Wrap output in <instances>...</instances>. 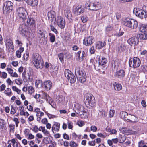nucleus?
Segmentation results:
<instances>
[{"mask_svg": "<svg viewBox=\"0 0 147 147\" xmlns=\"http://www.w3.org/2000/svg\"><path fill=\"white\" fill-rule=\"evenodd\" d=\"M88 9L92 11H97L101 9V3L97 1L91 2L86 4Z\"/></svg>", "mask_w": 147, "mask_h": 147, "instance_id": "nucleus-5", "label": "nucleus"}, {"mask_svg": "<svg viewBox=\"0 0 147 147\" xmlns=\"http://www.w3.org/2000/svg\"><path fill=\"white\" fill-rule=\"evenodd\" d=\"M76 55L79 60L80 61H82L86 56V54L84 51H79L77 53Z\"/></svg>", "mask_w": 147, "mask_h": 147, "instance_id": "nucleus-21", "label": "nucleus"}, {"mask_svg": "<svg viewBox=\"0 0 147 147\" xmlns=\"http://www.w3.org/2000/svg\"><path fill=\"white\" fill-rule=\"evenodd\" d=\"M94 41V38L92 36L85 38L83 40V43L86 46L91 45Z\"/></svg>", "mask_w": 147, "mask_h": 147, "instance_id": "nucleus-17", "label": "nucleus"}, {"mask_svg": "<svg viewBox=\"0 0 147 147\" xmlns=\"http://www.w3.org/2000/svg\"><path fill=\"white\" fill-rule=\"evenodd\" d=\"M130 116L129 119V121L131 122H136L137 121V118L133 115H130Z\"/></svg>", "mask_w": 147, "mask_h": 147, "instance_id": "nucleus-38", "label": "nucleus"}, {"mask_svg": "<svg viewBox=\"0 0 147 147\" xmlns=\"http://www.w3.org/2000/svg\"><path fill=\"white\" fill-rule=\"evenodd\" d=\"M13 8V3L9 1H6L3 8L4 13L8 14L11 11Z\"/></svg>", "mask_w": 147, "mask_h": 147, "instance_id": "nucleus-8", "label": "nucleus"}, {"mask_svg": "<svg viewBox=\"0 0 147 147\" xmlns=\"http://www.w3.org/2000/svg\"><path fill=\"white\" fill-rule=\"evenodd\" d=\"M146 143L143 140H142L139 142H138V147H142L144 145V144H145Z\"/></svg>", "mask_w": 147, "mask_h": 147, "instance_id": "nucleus-55", "label": "nucleus"}, {"mask_svg": "<svg viewBox=\"0 0 147 147\" xmlns=\"http://www.w3.org/2000/svg\"><path fill=\"white\" fill-rule=\"evenodd\" d=\"M141 64V61L139 58L134 57L133 58L130 59L129 64L131 67L136 68L139 67Z\"/></svg>", "mask_w": 147, "mask_h": 147, "instance_id": "nucleus-7", "label": "nucleus"}, {"mask_svg": "<svg viewBox=\"0 0 147 147\" xmlns=\"http://www.w3.org/2000/svg\"><path fill=\"white\" fill-rule=\"evenodd\" d=\"M140 30L141 32H145L146 34H147V25L146 26H144L141 27Z\"/></svg>", "mask_w": 147, "mask_h": 147, "instance_id": "nucleus-44", "label": "nucleus"}, {"mask_svg": "<svg viewBox=\"0 0 147 147\" xmlns=\"http://www.w3.org/2000/svg\"><path fill=\"white\" fill-rule=\"evenodd\" d=\"M5 93L7 96H11L12 93L11 89L9 88H7L4 91Z\"/></svg>", "mask_w": 147, "mask_h": 147, "instance_id": "nucleus-37", "label": "nucleus"}, {"mask_svg": "<svg viewBox=\"0 0 147 147\" xmlns=\"http://www.w3.org/2000/svg\"><path fill=\"white\" fill-rule=\"evenodd\" d=\"M10 130L11 132H13L15 128V125L13 124H10L9 125Z\"/></svg>", "mask_w": 147, "mask_h": 147, "instance_id": "nucleus-59", "label": "nucleus"}, {"mask_svg": "<svg viewBox=\"0 0 147 147\" xmlns=\"http://www.w3.org/2000/svg\"><path fill=\"white\" fill-rule=\"evenodd\" d=\"M128 115L127 113L124 111H122L120 113L121 118L125 120L126 119V117H127Z\"/></svg>", "mask_w": 147, "mask_h": 147, "instance_id": "nucleus-34", "label": "nucleus"}, {"mask_svg": "<svg viewBox=\"0 0 147 147\" xmlns=\"http://www.w3.org/2000/svg\"><path fill=\"white\" fill-rule=\"evenodd\" d=\"M97 127L94 125H92L90 127L91 130L93 132H96L97 130Z\"/></svg>", "mask_w": 147, "mask_h": 147, "instance_id": "nucleus-58", "label": "nucleus"}, {"mask_svg": "<svg viewBox=\"0 0 147 147\" xmlns=\"http://www.w3.org/2000/svg\"><path fill=\"white\" fill-rule=\"evenodd\" d=\"M94 97L91 94H87L84 97V101L86 105L92 106L94 105Z\"/></svg>", "mask_w": 147, "mask_h": 147, "instance_id": "nucleus-6", "label": "nucleus"}, {"mask_svg": "<svg viewBox=\"0 0 147 147\" xmlns=\"http://www.w3.org/2000/svg\"><path fill=\"white\" fill-rule=\"evenodd\" d=\"M124 33L123 31H120L119 32H117L115 34V35L117 37H120L122 36Z\"/></svg>", "mask_w": 147, "mask_h": 147, "instance_id": "nucleus-54", "label": "nucleus"}, {"mask_svg": "<svg viewBox=\"0 0 147 147\" xmlns=\"http://www.w3.org/2000/svg\"><path fill=\"white\" fill-rule=\"evenodd\" d=\"M77 124L80 127H82L84 125V122L82 121H78L77 122Z\"/></svg>", "mask_w": 147, "mask_h": 147, "instance_id": "nucleus-61", "label": "nucleus"}, {"mask_svg": "<svg viewBox=\"0 0 147 147\" xmlns=\"http://www.w3.org/2000/svg\"><path fill=\"white\" fill-rule=\"evenodd\" d=\"M107 61V59L105 58L102 57L101 59L99 61V64L100 65H103L106 63Z\"/></svg>", "mask_w": 147, "mask_h": 147, "instance_id": "nucleus-35", "label": "nucleus"}, {"mask_svg": "<svg viewBox=\"0 0 147 147\" xmlns=\"http://www.w3.org/2000/svg\"><path fill=\"white\" fill-rule=\"evenodd\" d=\"M24 48L21 47L19 50H17L16 52V55L18 58H20L21 57V54L24 50Z\"/></svg>", "mask_w": 147, "mask_h": 147, "instance_id": "nucleus-33", "label": "nucleus"}, {"mask_svg": "<svg viewBox=\"0 0 147 147\" xmlns=\"http://www.w3.org/2000/svg\"><path fill=\"white\" fill-rule=\"evenodd\" d=\"M43 141L46 144H48L52 142V140H51V138H44Z\"/></svg>", "mask_w": 147, "mask_h": 147, "instance_id": "nucleus-50", "label": "nucleus"}, {"mask_svg": "<svg viewBox=\"0 0 147 147\" xmlns=\"http://www.w3.org/2000/svg\"><path fill=\"white\" fill-rule=\"evenodd\" d=\"M6 69L10 76L13 72V70L11 68L7 67L6 68Z\"/></svg>", "mask_w": 147, "mask_h": 147, "instance_id": "nucleus-56", "label": "nucleus"}, {"mask_svg": "<svg viewBox=\"0 0 147 147\" xmlns=\"http://www.w3.org/2000/svg\"><path fill=\"white\" fill-rule=\"evenodd\" d=\"M144 7H146V5L143 6L142 9L139 8H134L133 10V12L135 13L136 15L141 18H146L147 17V12L144 10Z\"/></svg>", "mask_w": 147, "mask_h": 147, "instance_id": "nucleus-4", "label": "nucleus"}, {"mask_svg": "<svg viewBox=\"0 0 147 147\" xmlns=\"http://www.w3.org/2000/svg\"><path fill=\"white\" fill-rule=\"evenodd\" d=\"M42 94L43 98L46 100L52 107H54L55 105V103L52 98L46 93H43Z\"/></svg>", "mask_w": 147, "mask_h": 147, "instance_id": "nucleus-12", "label": "nucleus"}, {"mask_svg": "<svg viewBox=\"0 0 147 147\" xmlns=\"http://www.w3.org/2000/svg\"><path fill=\"white\" fill-rule=\"evenodd\" d=\"M27 90L29 93L31 94L34 91V89L33 87L32 86H30L28 87Z\"/></svg>", "mask_w": 147, "mask_h": 147, "instance_id": "nucleus-49", "label": "nucleus"}, {"mask_svg": "<svg viewBox=\"0 0 147 147\" xmlns=\"http://www.w3.org/2000/svg\"><path fill=\"white\" fill-rule=\"evenodd\" d=\"M11 141L13 143V147H20V146H18V144L16 142L14 139H12Z\"/></svg>", "mask_w": 147, "mask_h": 147, "instance_id": "nucleus-45", "label": "nucleus"}, {"mask_svg": "<svg viewBox=\"0 0 147 147\" xmlns=\"http://www.w3.org/2000/svg\"><path fill=\"white\" fill-rule=\"evenodd\" d=\"M49 35L50 36V40L51 42H54L55 39V36L53 34L51 33H49Z\"/></svg>", "mask_w": 147, "mask_h": 147, "instance_id": "nucleus-43", "label": "nucleus"}, {"mask_svg": "<svg viewBox=\"0 0 147 147\" xmlns=\"http://www.w3.org/2000/svg\"><path fill=\"white\" fill-rule=\"evenodd\" d=\"M39 42L42 44L45 45L46 44L47 41V36L45 37V33H46L45 32H41L40 30H39Z\"/></svg>", "mask_w": 147, "mask_h": 147, "instance_id": "nucleus-15", "label": "nucleus"}, {"mask_svg": "<svg viewBox=\"0 0 147 147\" xmlns=\"http://www.w3.org/2000/svg\"><path fill=\"white\" fill-rule=\"evenodd\" d=\"M20 33L23 36L27 35L28 33V28L25 24H22L19 28Z\"/></svg>", "mask_w": 147, "mask_h": 147, "instance_id": "nucleus-14", "label": "nucleus"}, {"mask_svg": "<svg viewBox=\"0 0 147 147\" xmlns=\"http://www.w3.org/2000/svg\"><path fill=\"white\" fill-rule=\"evenodd\" d=\"M12 89L14 91L16 92L18 94H20L21 90L16 86H13L12 87Z\"/></svg>", "mask_w": 147, "mask_h": 147, "instance_id": "nucleus-46", "label": "nucleus"}, {"mask_svg": "<svg viewBox=\"0 0 147 147\" xmlns=\"http://www.w3.org/2000/svg\"><path fill=\"white\" fill-rule=\"evenodd\" d=\"M60 124L58 122H55L53 125L52 127V131L53 133L55 132H58L60 128Z\"/></svg>", "mask_w": 147, "mask_h": 147, "instance_id": "nucleus-22", "label": "nucleus"}, {"mask_svg": "<svg viewBox=\"0 0 147 147\" xmlns=\"http://www.w3.org/2000/svg\"><path fill=\"white\" fill-rule=\"evenodd\" d=\"M118 50L119 51H123L126 49V47L124 44H121L118 47Z\"/></svg>", "mask_w": 147, "mask_h": 147, "instance_id": "nucleus-41", "label": "nucleus"}, {"mask_svg": "<svg viewBox=\"0 0 147 147\" xmlns=\"http://www.w3.org/2000/svg\"><path fill=\"white\" fill-rule=\"evenodd\" d=\"M84 9L82 8L81 6H77L75 9L74 13L76 15H78L84 12Z\"/></svg>", "mask_w": 147, "mask_h": 147, "instance_id": "nucleus-23", "label": "nucleus"}, {"mask_svg": "<svg viewBox=\"0 0 147 147\" xmlns=\"http://www.w3.org/2000/svg\"><path fill=\"white\" fill-rule=\"evenodd\" d=\"M32 61L36 68L42 69L43 67L44 62L41 56L39 54L35 53L33 54Z\"/></svg>", "mask_w": 147, "mask_h": 147, "instance_id": "nucleus-2", "label": "nucleus"}, {"mask_svg": "<svg viewBox=\"0 0 147 147\" xmlns=\"http://www.w3.org/2000/svg\"><path fill=\"white\" fill-rule=\"evenodd\" d=\"M106 131L110 133L111 134H115L117 133V131L115 129H111L109 128H106Z\"/></svg>", "mask_w": 147, "mask_h": 147, "instance_id": "nucleus-40", "label": "nucleus"}, {"mask_svg": "<svg viewBox=\"0 0 147 147\" xmlns=\"http://www.w3.org/2000/svg\"><path fill=\"white\" fill-rule=\"evenodd\" d=\"M133 19L129 18H123V23L125 26L129 28Z\"/></svg>", "mask_w": 147, "mask_h": 147, "instance_id": "nucleus-19", "label": "nucleus"}, {"mask_svg": "<svg viewBox=\"0 0 147 147\" xmlns=\"http://www.w3.org/2000/svg\"><path fill=\"white\" fill-rule=\"evenodd\" d=\"M6 47L8 52H13L14 49V46L13 45V42L10 38H7L5 42Z\"/></svg>", "mask_w": 147, "mask_h": 147, "instance_id": "nucleus-10", "label": "nucleus"}, {"mask_svg": "<svg viewBox=\"0 0 147 147\" xmlns=\"http://www.w3.org/2000/svg\"><path fill=\"white\" fill-rule=\"evenodd\" d=\"M136 131H132L131 129H129L127 133H126V134H136Z\"/></svg>", "mask_w": 147, "mask_h": 147, "instance_id": "nucleus-57", "label": "nucleus"}, {"mask_svg": "<svg viewBox=\"0 0 147 147\" xmlns=\"http://www.w3.org/2000/svg\"><path fill=\"white\" fill-rule=\"evenodd\" d=\"M88 18L86 16H84L81 17V20L82 21V22L83 23H85L86 22Z\"/></svg>", "mask_w": 147, "mask_h": 147, "instance_id": "nucleus-52", "label": "nucleus"}, {"mask_svg": "<svg viewBox=\"0 0 147 147\" xmlns=\"http://www.w3.org/2000/svg\"><path fill=\"white\" fill-rule=\"evenodd\" d=\"M125 72L123 70H120L117 71L115 74V76L119 78H123L125 76Z\"/></svg>", "mask_w": 147, "mask_h": 147, "instance_id": "nucleus-20", "label": "nucleus"}, {"mask_svg": "<svg viewBox=\"0 0 147 147\" xmlns=\"http://www.w3.org/2000/svg\"><path fill=\"white\" fill-rule=\"evenodd\" d=\"M2 75L1 77L5 79L7 76V74L5 72H2L1 74Z\"/></svg>", "mask_w": 147, "mask_h": 147, "instance_id": "nucleus-64", "label": "nucleus"}, {"mask_svg": "<svg viewBox=\"0 0 147 147\" xmlns=\"http://www.w3.org/2000/svg\"><path fill=\"white\" fill-rule=\"evenodd\" d=\"M142 33L139 34L137 36L140 39L146 40L147 39V34H146L145 32H142Z\"/></svg>", "mask_w": 147, "mask_h": 147, "instance_id": "nucleus-30", "label": "nucleus"}, {"mask_svg": "<svg viewBox=\"0 0 147 147\" xmlns=\"http://www.w3.org/2000/svg\"><path fill=\"white\" fill-rule=\"evenodd\" d=\"M22 79L20 78H18L15 80V82L16 84L20 85L22 84Z\"/></svg>", "mask_w": 147, "mask_h": 147, "instance_id": "nucleus-47", "label": "nucleus"}, {"mask_svg": "<svg viewBox=\"0 0 147 147\" xmlns=\"http://www.w3.org/2000/svg\"><path fill=\"white\" fill-rule=\"evenodd\" d=\"M75 74L78 79L82 83H83L86 81V76L85 72L83 70H80L78 67L76 68Z\"/></svg>", "mask_w": 147, "mask_h": 147, "instance_id": "nucleus-3", "label": "nucleus"}, {"mask_svg": "<svg viewBox=\"0 0 147 147\" xmlns=\"http://www.w3.org/2000/svg\"><path fill=\"white\" fill-rule=\"evenodd\" d=\"M106 45L105 42L98 41L96 43V48L98 49L102 48Z\"/></svg>", "mask_w": 147, "mask_h": 147, "instance_id": "nucleus-29", "label": "nucleus"}, {"mask_svg": "<svg viewBox=\"0 0 147 147\" xmlns=\"http://www.w3.org/2000/svg\"><path fill=\"white\" fill-rule=\"evenodd\" d=\"M127 42L131 46L134 47L138 44L139 39L137 37H133L129 39Z\"/></svg>", "mask_w": 147, "mask_h": 147, "instance_id": "nucleus-11", "label": "nucleus"}, {"mask_svg": "<svg viewBox=\"0 0 147 147\" xmlns=\"http://www.w3.org/2000/svg\"><path fill=\"white\" fill-rule=\"evenodd\" d=\"M69 144L71 147H76L78 146L77 144L73 141L70 142Z\"/></svg>", "mask_w": 147, "mask_h": 147, "instance_id": "nucleus-53", "label": "nucleus"}, {"mask_svg": "<svg viewBox=\"0 0 147 147\" xmlns=\"http://www.w3.org/2000/svg\"><path fill=\"white\" fill-rule=\"evenodd\" d=\"M32 72L29 71H28L26 74V76L25 77V79L26 81H28L30 79H31L32 77Z\"/></svg>", "mask_w": 147, "mask_h": 147, "instance_id": "nucleus-32", "label": "nucleus"}, {"mask_svg": "<svg viewBox=\"0 0 147 147\" xmlns=\"http://www.w3.org/2000/svg\"><path fill=\"white\" fill-rule=\"evenodd\" d=\"M34 112L36 113V116L42 117L44 115V113L40 111V109L39 108H36L34 109Z\"/></svg>", "mask_w": 147, "mask_h": 147, "instance_id": "nucleus-31", "label": "nucleus"}, {"mask_svg": "<svg viewBox=\"0 0 147 147\" xmlns=\"http://www.w3.org/2000/svg\"><path fill=\"white\" fill-rule=\"evenodd\" d=\"M31 0V1L29 3L28 5L33 7L36 6L38 5V0Z\"/></svg>", "mask_w": 147, "mask_h": 147, "instance_id": "nucleus-39", "label": "nucleus"}, {"mask_svg": "<svg viewBox=\"0 0 147 147\" xmlns=\"http://www.w3.org/2000/svg\"><path fill=\"white\" fill-rule=\"evenodd\" d=\"M55 12L53 11H51L48 13V17L49 21L52 22V24H55V20L56 19L55 18Z\"/></svg>", "mask_w": 147, "mask_h": 147, "instance_id": "nucleus-16", "label": "nucleus"}, {"mask_svg": "<svg viewBox=\"0 0 147 147\" xmlns=\"http://www.w3.org/2000/svg\"><path fill=\"white\" fill-rule=\"evenodd\" d=\"M120 63L118 60H115L113 63L112 65H113L115 68H117L119 65Z\"/></svg>", "mask_w": 147, "mask_h": 147, "instance_id": "nucleus-42", "label": "nucleus"}, {"mask_svg": "<svg viewBox=\"0 0 147 147\" xmlns=\"http://www.w3.org/2000/svg\"><path fill=\"white\" fill-rule=\"evenodd\" d=\"M73 108L74 110H76L79 112L83 109L84 107L78 103L75 102L73 106Z\"/></svg>", "mask_w": 147, "mask_h": 147, "instance_id": "nucleus-24", "label": "nucleus"}, {"mask_svg": "<svg viewBox=\"0 0 147 147\" xmlns=\"http://www.w3.org/2000/svg\"><path fill=\"white\" fill-rule=\"evenodd\" d=\"M58 57L61 62H63L64 61L63 54L61 53L59 54L58 55Z\"/></svg>", "mask_w": 147, "mask_h": 147, "instance_id": "nucleus-51", "label": "nucleus"}, {"mask_svg": "<svg viewBox=\"0 0 147 147\" xmlns=\"http://www.w3.org/2000/svg\"><path fill=\"white\" fill-rule=\"evenodd\" d=\"M64 14L65 16L69 20L71 19L72 14L69 8H68L65 9L64 10Z\"/></svg>", "mask_w": 147, "mask_h": 147, "instance_id": "nucleus-26", "label": "nucleus"}, {"mask_svg": "<svg viewBox=\"0 0 147 147\" xmlns=\"http://www.w3.org/2000/svg\"><path fill=\"white\" fill-rule=\"evenodd\" d=\"M13 121L15 123L16 127H17L18 126V125L19 122L18 119L16 118H14L13 119Z\"/></svg>", "mask_w": 147, "mask_h": 147, "instance_id": "nucleus-62", "label": "nucleus"}, {"mask_svg": "<svg viewBox=\"0 0 147 147\" xmlns=\"http://www.w3.org/2000/svg\"><path fill=\"white\" fill-rule=\"evenodd\" d=\"M64 74L71 83H74L76 81V78L73 74L68 69L65 70Z\"/></svg>", "mask_w": 147, "mask_h": 147, "instance_id": "nucleus-9", "label": "nucleus"}, {"mask_svg": "<svg viewBox=\"0 0 147 147\" xmlns=\"http://www.w3.org/2000/svg\"><path fill=\"white\" fill-rule=\"evenodd\" d=\"M115 111L113 110H110L109 111V116L111 117H112L114 115Z\"/></svg>", "mask_w": 147, "mask_h": 147, "instance_id": "nucleus-63", "label": "nucleus"}, {"mask_svg": "<svg viewBox=\"0 0 147 147\" xmlns=\"http://www.w3.org/2000/svg\"><path fill=\"white\" fill-rule=\"evenodd\" d=\"M5 125L4 121L0 119V129H3L4 128Z\"/></svg>", "mask_w": 147, "mask_h": 147, "instance_id": "nucleus-48", "label": "nucleus"}, {"mask_svg": "<svg viewBox=\"0 0 147 147\" xmlns=\"http://www.w3.org/2000/svg\"><path fill=\"white\" fill-rule=\"evenodd\" d=\"M55 20L59 27L61 29L64 28L65 24L64 20L62 17L61 16H58Z\"/></svg>", "mask_w": 147, "mask_h": 147, "instance_id": "nucleus-13", "label": "nucleus"}, {"mask_svg": "<svg viewBox=\"0 0 147 147\" xmlns=\"http://www.w3.org/2000/svg\"><path fill=\"white\" fill-rule=\"evenodd\" d=\"M16 13L20 19L28 25L33 26L35 25V21L32 18H29L26 9L23 7L18 8L16 10Z\"/></svg>", "mask_w": 147, "mask_h": 147, "instance_id": "nucleus-1", "label": "nucleus"}, {"mask_svg": "<svg viewBox=\"0 0 147 147\" xmlns=\"http://www.w3.org/2000/svg\"><path fill=\"white\" fill-rule=\"evenodd\" d=\"M52 83L50 81H47L44 82L43 86L47 90H50L52 86Z\"/></svg>", "mask_w": 147, "mask_h": 147, "instance_id": "nucleus-25", "label": "nucleus"}, {"mask_svg": "<svg viewBox=\"0 0 147 147\" xmlns=\"http://www.w3.org/2000/svg\"><path fill=\"white\" fill-rule=\"evenodd\" d=\"M40 131H42L43 132L45 133L46 132V130L45 129V128L44 127L40 126L39 127L38 129Z\"/></svg>", "mask_w": 147, "mask_h": 147, "instance_id": "nucleus-60", "label": "nucleus"}, {"mask_svg": "<svg viewBox=\"0 0 147 147\" xmlns=\"http://www.w3.org/2000/svg\"><path fill=\"white\" fill-rule=\"evenodd\" d=\"M113 85L116 91H120L122 88L121 85L116 82H113Z\"/></svg>", "mask_w": 147, "mask_h": 147, "instance_id": "nucleus-28", "label": "nucleus"}, {"mask_svg": "<svg viewBox=\"0 0 147 147\" xmlns=\"http://www.w3.org/2000/svg\"><path fill=\"white\" fill-rule=\"evenodd\" d=\"M35 85L37 88L41 87L42 86V82L40 80H36L35 82Z\"/></svg>", "mask_w": 147, "mask_h": 147, "instance_id": "nucleus-36", "label": "nucleus"}, {"mask_svg": "<svg viewBox=\"0 0 147 147\" xmlns=\"http://www.w3.org/2000/svg\"><path fill=\"white\" fill-rule=\"evenodd\" d=\"M132 20V21L129 28L132 29H135L138 26V22L136 20L133 19Z\"/></svg>", "mask_w": 147, "mask_h": 147, "instance_id": "nucleus-27", "label": "nucleus"}, {"mask_svg": "<svg viewBox=\"0 0 147 147\" xmlns=\"http://www.w3.org/2000/svg\"><path fill=\"white\" fill-rule=\"evenodd\" d=\"M78 116L81 118L82 119H85L87 118L88 115V111L87 110H82L77 113Z\"/></svg>", "mask_w": 147, "mask_h": 147, "instance_id": "nucleus-18", "label": "nucleus"}]
</instances>
